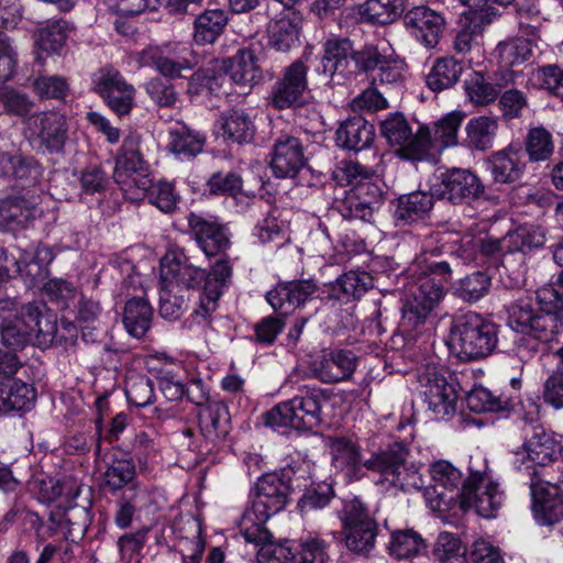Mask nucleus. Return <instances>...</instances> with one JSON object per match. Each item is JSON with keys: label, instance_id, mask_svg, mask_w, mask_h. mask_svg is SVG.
Wrapping results in <instances>:
<instances>
[{"label": "nucleus", "instance_id": "f257e3e1", "mask_svg": "<svg viewBox=\"0 0 563 563\" xmlns=\"http://www.w3.org/2000/svg\"><path fill=\"white\" fill-rule=\"evenodd\" d=\"M563 269L555 274V283L544 285L537 291L539 309L533 308L532 299L523 297L507 307L508 325L511 330L528 334L545 344L560 357L556 369L543 384L542 399L555 409L563 408V346L560 343L563 328Z\"/></svg>", "mask_w": 563, "mask_h": 563}, {"label": "nucleus", "instance_id": "f03ea898", "mask_svg": "<svg viewBox=\"0 0 563 563\" xmlns=\"http://www.w3.org/2000/svg\"><path fill=\"white\" fill-rule=\"evenodd\" d=\"M405 63L390 46L355 43L350 37H330L322 44L317 73L329 82L365 78L373 85L401 81Z\"/></svg>", "mask_w": 563, "mask_h": 563}, {"label": "nucleus", "instance_id": "7ed1b4c3", "mask_svg": "<svg viewBox=\"0 0 563 563\" xmlns=\"http://www.w3.org/2000/svg\"><path fill=\"white\" fill-rule=\"evenodd\" d=\"M232 274L233 267L227 257L217 260L208 272L188 263L184 249H168L161 258V276L164 282L198 291L197 307L191 317L201 325L211 324L212 313L218 309L224 290L229 288Z\"/></svg>", "mask_w": 563, "mask_h": 563}, {"label": "nucleus", "instance_id": "20e7f679", "mask_svg": "<svg viewBox=\"0 0 563 563\" xmlns=\"http://www.w3.org/2000/svg\"><path fill=\"white\" fill-rule=\"evenodd\" d=\"M300 476L290 465L258 477L254 486L251 506L244 511L241 520V532L244 538L265 540L269 537L266 521L283 511L296 488H300Z\"/></svg>", "mask_w": 563, "mask_h": 563}, {"label": "nucleus", "instance_id": "39448f33", "mask_svg": "<svg viewBox=\"0 0 563 563\" xmlns=\"http://www.w3.org/2000/svg\"><path fill=\"white\" fill-rule=\"evenodd\" d=\"M503 328L479 313L468 311L456 316L451 323L449 347L464 362L487 357L505 346Z\"/></svg>", "mask_w": 563, "mask_h": 563}, {"label": "nucleus", "instance_id": "423d86ee", "mask_svg": "<svg viewBox=\"0 0 563 563\" xmlns=\"http://www.w3.org/2000/svg\"><path fill=\"white\" fill-rule=\"evenodd\" d=\"M332 393L317 386H303L291 399L274 406L262 415L263 423L287 434L289 430L311 431L322 423V407Z\"/></svg>", "mask_w": 563, "mask_h": 563}, {"label": "nucleus", "instance_id": "0eeeda50", "mask_svg": "<svg viewBox=\"0 0 563 563\" xmlns=\"http://www.w3.org/2000/svg\"><path fill=\"white\" fill-rule=\"evenodd\" d=\"M308 66L302 58L294 60L287 66L282 76L274 82L268 96V104L275 110L292 109L300 124L302 118L317 121L320 113L313 103L306 99L308 90Z\"/></svg>", "mask_w": 563, "mask_h": 563}, {"label": "nucleus", "instance_id": "6e6552de", "mask_svg": "<svg viewBox=\"0 0 563 563\" xmlns=\"http://www.w3.org/2000/svg\"><path fill=\"white\" fill-rule=\"evenodd\" d=\"M44 301H33L24 305L20 313L15 312L3 327L0 328V342L8 350L23 351L27 345L47 349L51 342L48 335L52 324L47 319L42 320Z\"/></svg>", "mask_w": 563, "mask_h": 563}, {"label": "nucleus", "instance_id": "1a4fd4ad", "mask_svg": "<svg viewBox=\"0 0 563 563\" xmlns=\"http://www.w3.org/2000/svg\"><path fill=\"white\" fill-rule=\"evenodd\" d=\"M409 449L400 441L388 443L379 449L371 459L363 463V467L380 475V482H388L390 486L407 492L410 488L421 490L423 478L413 463H408Z\"/></svg>", "mask_w": 563, "mask_h": 563}, {"label": "nucleus", "instance_id": "9d476101", "mask_svg": "<svg viewBox=\"0 0 563 563\" xmlns=\"http://www.w3.org/2000/svg\"><path fill=\"white\" fill-rule=\"evenodd\" d=\"M503 249H456L452 255L461 258L465 264H474L484 267L485 271H476L461 278L453 287V294L465 302L473 303L485 297L492 286V276L487 271L503 267L506 254Z\"/></svg>", "mask_w": 563, "mask_h": 563}, {"label": "nucleus", "instance_id": "9b49d317", "mask_svg": "<svg viewBox=\"0 0 563 563\" xmlns=\"http://www.w3.org/2000/svg\"><path fill=\"white\" fill-rule=\"evenodd\" d=\"M113 180L126 199L136 201L152 186L150 165L140 152V137L129 135L115 157Z\"/></svg>", "mask_w": 563, "mask_h": 563}, {"label": "nucleus", "instance_id": "f8f14e48", "mask_svg": "<svg viewBox=\"0 0 563 563\" xmlns=\"http://www.w3.org/2000/svg\"><path fill=\"white\" fill-rule=\"evenodd\" d=\"M346 548L357 554L367 556L375 547L379 532L377 520L360 497L343 501L340 516Z\"/></svg>", "mask_w": 563, "mask_h": 563}, {"label": "nucleus", "instance_id": "ddd939ff", "mask_svg": "<svg viewBox=\"0 0 563 563\" xmlns=\"http://www.w3.org/2000/svg\"><path fill=\"white\" fill-rule=\"evenodd\" d=\"M380 133L390 145H399L398 155L408 161H423L431 155L432 137L428 125H420L413 134L400 112L389 113L380 122Z\"/></svg>", "mask_w": 563, "mask_h": 563}, {"label": "nucleus", "instance_id": "4468645a", "mask_svg": "<svg viewBox=\"0 0 563 563\" xmlns=\"http://www.w3.org/2000/svg\"><path fill=\"white\" fill-rule=\"evenodd\" d=\"M440 179V184L434 185L432 189L438 198L446 199L453 205L471 203L479 199L490 201L497 198L490 186H485L470 169L451 168L442 173Z\"/></svg>", "mask_w": 563, "mask_h": 563}, {"label": "nucleus", "instance_id": "2eb2a0df", "mask_svg": "<svg viewBox=\"0 0 563 563\" xmlns=\"http://www.w3.org/2000/svg\"><path fill=\"white\" fill-rule=\"evenodd\" d=\"M431 483L424 485L423 496L433 510L446 511L453 504L460 503L462 493V473L446 461H439L430 468Z\"/></svg>", "mask_w": 563, "mask_h": 563}, {"label": "nucleus", "instance_id": "dca6fc26", "mask_svg": "<svg viewBox=\"0 0 563 563\" xmlns=\"http://www.w3.org/2000/svg\"><path fill=\"white\" fill-rule=\"evenodd\" d=\"M400 15L408 34L426 48H434L443 37L448 21L443 11L429 4L401 9Z\"/></svg>", "mask_w": 563, "mask_h": 563}, {"label": "nucleus", "instance_id": "f3484780", "mask_svg": "<svg viewBox=\"0 0 563 563\" xmlns=\"http://www.w3.org/2000/svg\"><path fill=\"white\" fill-rule=\"evenodd\" d=\"M26 124L42 154L63 155L68 140V123L57 111H42L31 114Z\"/></svg>", "mask_w": 563, "mask_h": 563}, {"label": "nucleus", "instance_id": "a211bd4d", "mask_svg": "<svg viewBox=\"0 0 563 563\" xmlns=\"http://www.w3.org/2000/svg\"><path fill=\"white\" fill-rule=\"evenodd\" d=\"M442 285L431 279H419L411 286L401 308L400 327L415 331L424 324L435 306L442 300Z\"/></svg>", "mask_w": 563, "mask_h": 563}, {"label": "nucleus", "instance_id": "6ab92c4d", "mask_svg": "<svg viewBox=\"0 0 563 563\" xmlns=\"http://www.w3.org/2000/svg\"><path fill=\"white\" fill-rule=\"evenodd\" d=\"M93 90L119 118L129 115L135 107V89L112 66L99 69L92 77Z\"/></svg>", "mask_w": 563, "mask_h": 563}, {"label": "nucleus", "instance_id": "aec40b11", "mask_svg": "<svg viewBox=\"0 0 563 563\" xmlns=\"http://www.w3.org/2000/svg\"><path fill=\"white\" fill-rule=\"evenodd\" d=\"M486 472L473 471L463 483L459 506L463 511L474 508L476 514L484 518H492L501 504V495L497 484L488 481L485 485Z\"/></svg>", "mask_w": 563, "mask_h": 563}, {"label": "nucleus", "instance_id": "412c9836", "mask_svg": "<svg viewBox=\"0 0 563 563\" xmlns=\"http://www.w3.org/2000/svg\"><path fill=\"white\" fill-rule=\"evenodd\" d=\"M358 363V356L347 349H323L309 364L310 377L323 383L335 384L349 380Z\"/></svg>", "mask_w": 563, "mask_h": 563}, {"label": "nucleus", "instance_id": "4be33fe9", "mask_svg": "<svg viewBox=\"0 0 563 563\" xmlns=\"http://www.w3.org/2000/svg\"><path fill=\"white\" fill-rule=\"evenodd\" d=\"M526 434L523 448L527 457L519 462L517 459L515 464L519 472H523L534 481L538 475L537 466H545L555 460L563 452V445L555 441L552 435L548 434L542 426H532Z\"/></svg>", "mask_w": 563, "mask_h": 563}, {"label": "nucleus", "instance_id": "5701e85b", "mask_svg": "<svg viewBox=\"0 0 563 563\" xmlns=\"http://www.w3.org/2000/svg\"><path fill=\"white\" fill-rule=\"evenodd\" d=\"M462 4L474 11H484L486 16L496 15L497 12L492 4H498L504 8H511L519 16L518 26L521 33L520 37L530 40L536 45L540 40L541 23L537 18L539 10L536 7V0H460Z\"/></svg>", "mask_w": 563, "mask_h": 563}, {"label": "nucleus", "instance_id": "b1692460", "mask_svg": "<svg viewBox=\"0 0 563 563\" xmlns=\"http://www.w3.org/2000/svg\"><path fill=\"white\" fill-rule=\"evenodd\" d=\"M269 157V167L277 178H295L308 165L302 141L288 133L274 140Z\"/></svg>", "mask_w": 563, "mask_h": 563}, {"label": "nucleus", "instance_id": "393cba45", "mask_svg": "<svg viewBox=\"0 0 563 563\" xmlns=\"http://www.w3.org/2000/svg\"><path fill=\"white\" fill-rule=\"evenodd\" d=\"M496 184H514L526 170L525 151L521 142H511L506 147L493 152L484 161Z\"/></svg>", "mask_w": 563, "mask_h": 563}, {"label": "nucleus", "instance_id": "a878e982", "mask_svg": "<svg viewBox=\"0 0 563 563\" xmlns=\"http://www.w3.org/2000/svg\"><path fill=\"white\" fill-rule=\"evenodd\" d=\"M220 70L243 88L252 89L263 79L257 54L251 46L241 47L233 56L221 59Z\"/></svg>", "mask_w": 563, "mask_h": 563}, {"label": "nucleus", "instance_id": "bb28decb", "mask_svg": "<svg viewBox=\"0 0 563 563\" xmlns=\"http://www.w3.org/2000/svg\"><path fill=\"white\" fill-rule=\"evenodd\" d=\"M532 512L540 526L552 527L563 518V492L560 485L547 482L537 488V482L530 483Z\"/></svg>", "mask_w": 563, "mask_h": 563}, {"label": "nucleus", "instance_id": "cd10ccee", "mask_svg": "<svg viewBox=\"0 0 563 563\" xmlns=\"http://www.w3.org/2000/svg\"><path fill=\"white\" fill-rule=\"evenodd\" d=\"M216 128L228 144H249L253 142L256 133L251 111L238 107L222 111L216 121Z\"/></svg>", "mask_w": 563, "mask_h": 563}, {"label": "nucleus", "instance_id": "c85d7f7f", "mask_svg": "<svg viewBox=\"0 0 563 563\" xmlns=\"http://www.w3.org/2000/svg\"><path fill=\"white\" fill-rule=\"evenodd\" d=\"M317 290L318 286L312 279L279 282L266 294V300L275 311L287 314L312 298Z\"/></svg>", "mask_w": 563, "mask_h": 563}, {"label": "nucleus", "instance_id": "c756f323", "mask_svg": "<svg viewBox=\"0 0 563 563\" xmlns=\"http://www.w3.org/2000/svg\"><path fill=\"white\" fill-rule=\"evenodd\" d=\"M188 228L199 246H230L233 233L230 223L218 216H203L190 212L187 216Z\"/></svg>", "mask_w": 563, "mask_h": 563}, {"label": "nucleus", "instance_id": "7c9ffc66", "mask_svg": "<svg viewBox=\"0 0 563 563\" xmlns=\"http://www.w3.org/2000/svg\"><path fill=\"white\" fill-rule=\"evenodd\" d=\"M16 254L9 258L7 249H0V261L5 263L4 268L9 272L14 269L19 275L38 278L46 271L54 260L53 249H15Z\"/></svg>", "mask_w": 563, "mask_h": 563}, {"label": "nucleus", "instance_id": "2f4dec72", "mask_svg": "<svg viewBox=\"0 0 563 563\" xmlns=\"http://www.w3.org/2000/svg\"><path fill=\"white\" fill-rule=\"evenodd\" d=\"M44 168L31 155L13 154L0 150V178L7 181L20 180L26 186H34L43 177Z\"/></svg>", "mask_w": 563, "mask_h": 563}, {"label": "nucleus", "instance_id": "473e14b6", "mask_svg": "<svg viewBox=\"0 0 563 563\" xmlns=\"http://www.w3.org/2000/svg\"><path fill=\"white\" fill-rule=\"evenodd\" d=\"M197 418L201 435L213 445L224 440L231 431V416L223 401L208 402L199 409Z\"/></svg>", "mask_w": 563, "mask_h": 563}, {"label": "nucleus", "instance_id": "72a5a7b5", "mask_svg": "<svg viewBox=\"0 0 563 563\" xmlns=\"http://www.w3.org/2000/svg\"><path fill=\"white\" fill-rule=\"evenodd\" d=\"M375 136L374 124L356 114L340 123L335 131V143L343 150L360 152L371 147Z\"/></svg>", "mask_w": 563, "mask_h": 563}, {"label": "nucleus", "instance_id": "f704fd0d", "mask_svg": "<svg viewBox=\"0 0 563 563\" xmlns=\"http://www.w3.org/2000/svg\"><path fill=\"white\" fill-rule=\"evenodd\" d=\"M300 488H296L301 493L297 500L300 514L324 509L335 497L334 481L331 478L317 481L300 476Z\"/></svg>", "mask_w": 563, "mask_h": 563}, {"label": "nucleus", "instance_id": "c9c22d12", "mask_svg": "<svg viewBox=\"0 0 563 563\" xmlns=\"http://www.w3.org/2000/svg\"><path fill=\"white\" fill-rule=\"evenodd\" d=\"M301 16L280 13L267 25L268 45L288 53L300 46Z\"/></svg>", "mask_w": 563, "mask_h": 563}, {"label": "nucleus", "instance_id": "e433bc0d", "mask_svg": "<svg viewBox=\"0 0 563 563\" xmlns=\"http://www.w3.org/2000/svg\"><path fill=\"white\" fill-rule=\"evenodd\" d=\"M242 176L234 170H218L212 173L203 185L202 196L207 199L214 197H230L239 203V196L249 200L256 198V191L244 189Z\"/></svg>", "mask_w": 563, "mask_h": 563}, {"label": "nucleus", "instance_id": "4c0bfd02", "mask_svg": "<svg viewBox=\"0 0 563 563\" xmlns=\"http://www.w3.org/2000/svg\"><path fill=\"white\" fill-rule=\"evenodd\" d=\"M35 221L34 211L27 200L19 195L0 199V230L15 234Z\"/></svg>", "mask_w": 563, "mask_h": 563}, {"label": "nucleus", "instance_id": "58836bf2", "mask_svg": "<svg viewBox=\"0 0 563 563\" xmlns=\"http://www.w3.org/2000/svg\"><path fill=\"white\" fill-rule=\"evenodd\" d=\"M419 393L421 397H435L440 394L457 393L453 374L443 365L427 363L417 369Z\"/></svg>", "mask_w": 563, "mask_h": 563}, {"label": "nucleus", "instance_id": "ea45409f", "mask_svg": "<svg viewBox=\"0 0 563 563\" xmlns=\"http://www.w3.org/2000/svg\"><path fill=\"white\" fill-rule=\"evenodd\" d=\"M229 15L222 9H205L199 12L192 23V38L197 45L214 44L224 33Z\"/></svg>", "mask_w": 563, "mask_h": 563}, {"label": "nucleus", "instance_id": "a19ab883", "mask_svg": "<svg viewBox=\"0 0 563 563\" xmlns=\"http://www.w3.org/2000/svg\"><path fill=\"white\" fill-rule=\"evenodd\" d=\"M352 15L360 23L386 25L400 18L402 11L395 0H365L351 8Z\"/></svg>", "mask_w": 563, "mask_h": 563}, {"label": "nucleus", "instance_id": "79ce46f5", "mask_svg": "<svg viewBox=\"0 0 563 563\" xmlns=\"http://www.w3.org/2000/svg\"><path fill=\"white\" fill-rule=\"evenodd\" d=\"M153 316L154 309L147 299L133 297L124 305L122 321L130 335L141 339L151 329Z\"/></svg>", "mask_w": 563, "mask_h": 563}, {"label": "nucleus", "instance_id": "37998d69", "mask_svg": "<svg viewBox=\"0 0 563 563\" xmlns=\"http://www.w3.org/2000/svg\"><path fill=\"white\" fill-rule=\"evenodd\" d=\"M498 130L495 118L478 115L468 120L465 126L466 137L462 145L471 151L485 152L493 147Z\"/></svg>", "mask_w": 563, "mask_h": 563}, {"label": "nucleus", "instance_id": "c03bdc74", "mask_svg": "<svg viewBox=\"0 0 563 563\" xmlns=\"http://www.w3.org/2000/svg\"><path fill=\"white\" fill-rule=\"evenodd\" d=\"M168 134L167 148L181 159H191L203 151L206 136L188 125H177Z\"/></svg>", "mask_w": 563, "mask_h": 563}, {"label": "nucleus", "instance_id": "a18cd8bd", "mask_svg": "<svg viewBox=\"0 0 563 563\" xmlns=\"http://www.w3.org/2000/svg\"><path fill=\"white\" fill-rule=\"evenodd\" d=\"M463 70L462 62L454 57H439L426 76V85L437 93L450 89L457 84Z\"/></svg>", "mask_w": 563, "mask_h": 563}, {"label": "nucleus", "instance_id": "49530a36", "mask_svg": "<svg viewBox=\"0 0 563 563\" xmlns=\"http://www.w3.org/2000/svg\"><path fill=\"white\" fill-rule=\"evenodd\" d=\"M427 549V540L412 528L394 530L387 545L389 555L397 560L423 555Z\"/></svg>", "mask_w": 563, "mask_h": 563}, {"label": "nucleus", "instance_id": "de8ad7c7", "mask_svg": "<svg viewBox=\"0 0 563 563\" xmlns=\"http://www.w3.org/2000/svg\"><path fill=\"white\" fill-rule=\"evenodd\" d=\"M435 191L427 192L422 190L401 195L397 198V208L395 218L405 222H415L423 219L433 208Z\"/></svg>", "mask_w": 563, "mask_h": 563}, {"label": "nucleus", "instance_id": "09e8293b", "mask_svg": "<svg viewBox=\"0 0 563 563\" xmlns=\"http://www.w3.org/2000/svg\"><path fill=\"white\" fill-rule=\"evenodd\" d=\"M73 29V24L65 19L48 20L36 30L35 44L40 51L47 54L59 53Z\"/></svg>", "mask_w": 563, "mask_h": 563}, {"label": "nucleus", "instance_id": "8fccbe9b", "mask_svg": "<svg viewBox=\"0 0 563 563\" xmlns=\"http://www.w3.org/2000/svg\"><path fill=\"white\" fill-rule=\"evenodd\" d=\"M145 56L147 63L166 79L185 78V70H191L194 65L185 56L175 52H165L159 48H150Z\"/></svg>", "mask_w": 563, "mask_h": 563}, {"label": "nucleus", "instance_id": "3c124183", "mask_svg": "<svg viewBox=\"0 0 563 563\" xmlns=\"http://www.w3.org/2000/svg\"><path fill=\"white\" fill-rule=\"evenodd\" d=\"M104 487L112 494L128 487L135 493L139 487L136 468L132 459H115L102 474Z\"/></svg>", "mask_w": 563, "mask_h": 563}, {"label": "nucleus", "instance_id": "603ef678", "mask_svg": "<svg viewBox=\"0 0 563 563\" xmlns=\"http://www.w3.org/2000/svg\"><path fill=\"white\" fill-rule=\"evenodd\" d=\"M42 294L47 302L57 310L69 311L80 295L74 283L64 278H49L42 288Z\"/></svg>", "mask_w": 563, "mask_h": 563}, {"label": "nucleus", "instance_id": "864d4df0", "mask_svg": "<svg viewBox=\"0 0 563 563\" xmlns=\"http://www.w3.org/2000/svg\"><path fill=\"white\" fill-rule=\"evenodd\" d=\"M465 400L467 408L476 413L506 412L512 407L511 397L496 396L483 386H475L467 393Z\"/></svg>", "mask_w": 563, "mask_h": 563}, {"label": "nucleus", "instance_id": "5fc2aeb1", "mask_svg": "<svg viewBox=\"0 0 563 563\" xmlns=\"http://www.w3.org/2000/svg\"><path fill=\"white\" fill-rule=\"evenodd\" d=\"M47 319L51 321L52 329L48 338L51 342L47 347L57 346L65 351H68L77 345L79 331L76 323L66 317H62L60 324L58 327L57 317L49 311L47 306L42 311V320Z\"/></svg>", "mask_w": 563, "mask_h": 563}, {"label": "nucleus", "instance_id": "6e6d98bb", "mask_svg": "<svg viewBox=\"0 0 563 563\" xmlns=\"http://www.w3.org/2000/svg\"><path fill=\"white\" fill-rule=\"evenodd\" d=\"M496 84L492 82L488 76L482 71H472L463 82L465 96L475 106H487L494 102L498 96L495 89Z\"/></svg>", "mask_w": 563, "mask_h": 563}, {"label": "nucleus", "instance_id": "4d7b16f0", "mask_svg": "<svg viewBox=\"0 0 563 563\" xmlns=\"http://www.w3.org/2000/svg\"><path fill=\"white\" fill-rule=\"evenodd\" d=\"M244 539L246 542L260 545L257 555L261 561L266 563H292L295 540L275 542L273 541V534L271 531L269 537L265 540Z\"/></svg>", "mask_w": 563, "mask_h": 563}, {"label": "nucleus", "instance_id": "13d9d810", "mask_svg": "<svg viewBox=\"0 0 563 563\" xmlns=\"http://www.w3.org/2000/svg\"><path fill=\"white\" fill-rule=\"evenodd\" d=\"M464 111H452L434 123L432 137V148L439 143L440 146L448 147L457 144V132L465 119Z\"/></svg>", "mask_w": 563, "mask_h": 563}, {"label": "nucleus", "instance_id": "bf43d9fd", "mask_svg": "<svg viewBox=\"0 0 563 563\" xmlns=\"http://www.w3.org/2000/svg\"><path fill=\"white\" fill-rule=\"evenodd\" d=\"M525 156L531 162L547 161L554 151L551 133L542 126L532 128L528 131L525 140Z\"/></svg>", "mask_w": 563, "mask_h": 563}, {"label": "nucleus", "instance_id": "052dcab7", "mask_svg": "<svg viewBox=\"0 0 563 563\" xmlns=\"http://www.w3.org/2000/svg\"><path fill=\"white\" fill-rule=\"evenodd\" d=\"M532 47L531 41L525 37L499 43L497 52L501 67L511 68L527 62L532 55Z\"/></svg>", "mask_w": 563, "mask_h": 563}, {"label": "nucleus", "instance_id": "680f3d73", "mask_svg": "<svg viewBox=\"0 0 563 563\" xmlns=\"http://www.w3.org/2000/svg\"><path fill=\"white\" fill-rule=\"evenodd\" d=\"M373 288V277L364 271H350L341 275L332 291L340 290L343 296L360 299Z\"/></svg>", "mask_w": 563, "mask_h": 563}, {"label": "nucleus", "instance_id": "e2e57ef3", "mask_svg": "<svg viewBox=\"0 0 563 563\" xmlns=\"http://www.w3.org/2000/svg\"><path fill=\"white\" fill-rule=\"evenodd\" d=\"M329 544L320 538L295 541L292 563H328Z\"/></svg>", "mask_w": 563, "mask_h": 563}, {"label": "nucleus", "instance_id": "0e129e2a", "mask_svg": "<svg viewBox=\"0 0 563 563\" xmlns=\"http://www.w3.org/2000/svg\"><path fill=\"white\" fill-rule=\"evenodd\" d=\"M224 77L225 75L220 70V60H216L214 67L200 68L191 74L188 80V92L199 95L207 90L214 93L221 88Z\"/></svg>", "mask_w": 563, "mask_h": 563}, {"label": "nucleus", "instance_id": "69168bd1", "mask_svg": "<svg viewBox=\"0 0 563 563\" xmlns=\"http://www.w3.org/2000/svg\"><path fill=\"white\" fill-rule=\"evenodd\" d=\"M7 379V400L10 411H27L36 400V389L33 385L15 378Z\"/></svg>", "mask_w": 563, "mask_h": 563}, {"label": "nucleus", "instance_id": "338daca9", "mask_svg": "<svg viewBox=\"0 0 563 563\" xmlns=\"http://www.w3.org/2000/svg\"><path fill=\"white\" fill-rule=\"evenodd\" d=\"M331 209L340 213L344 219H360L367 221L373 210L360 199L352 189L344 191V197L335 198Z\"/></svg>", "mask_w": 563, "mask_h": 563}, {"label": "nucleus", "instance_id": "774afa93", "mask_svg": "<svg viewBox=\"0 0 563 563\" xmlns=\"http://www.w3.org/2000/svg\"><path fill=\"white\" fill-rule=\"evenodd\" d=\"M373 176L372 168L353 161H342L332 172L333 180L340 186H352V188Z\"/></svg>", "mask_w": 563, "mask_h": 563}]
</instances>
